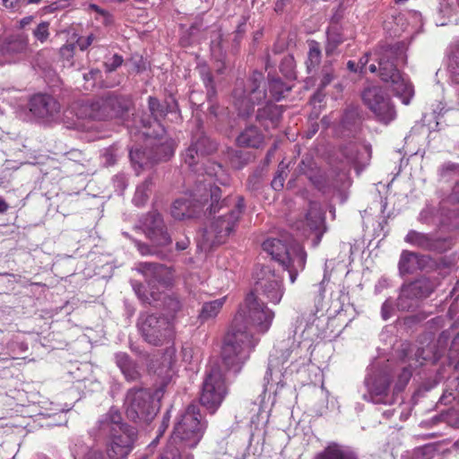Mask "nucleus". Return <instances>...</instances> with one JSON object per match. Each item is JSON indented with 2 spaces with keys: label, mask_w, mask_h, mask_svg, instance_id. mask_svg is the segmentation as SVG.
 Segmentation results:
<instances>
[{
  "label": "nucleus",
  "mask_w": 459,
  "mask_h": 459,
  "mask_svg": "<svg viewBox=\"0 0 459 459\" xmlns=\"http://www.w3.org/2000/svg\"><path fill=\"white\" fill-rule=\"evenodd\" d=\"M275 312L253 292L247 294L227 333L221 351L223 363L233 371H240L254 346L248 328L265 333L272 326Z\"/></svg>",
  "instance_id": "1"
},
{
  "label": "nucleus",
  "mask_w": 459,
  "mask_h": 459,
  "mask_svg": "<svg viewBox=\"0 0 459 459\" xmlns=\"http://www.w3.org/2000/svg\"><path fill=\"white\" fill-rule=\"evenodd\" d=\"M369 60L368 70L375 74L379 71L382 81L389 83L394 95L404 105L410 104L414 96V87L407 75L401 74L396 69L394 60L404 62L405 57L403 49L395 47H381L372 52L366 53L359 61V72H363Z\"/></svg>",
  "instance_id": "2"
},
{
  "label": "nucleus",
  "mask_w": 459,
  "mask_h": 459,
  "mask_svg": "<svg viewBox=\"0 0 459 459\" xmlns=\"http://www.w3.org/2000/svg\"><path fill=\"white\" fill-rule=\"evenodd\" d=\"M204 172L208 178L199 181L191 194V199L180 198L172 204L171 215L175 219L183 220L195 216L197 209L203 208L209 201L211 202L210 212H216L215 204H218L220 200L221 189L217 186H213L212 181H219L224 185L225 181L222 178L224 171L220 164L209 162Z\"/></svg>",
  "instance_id": "3"
},
{
  "label": "nucleus",
  "mask_w": 459,
  "mask_h": 459,
  "mask_svg": "<svg viewBox=\"0 0 459 459\" xmlns=\"http://www.w3.org/2000/svg\"><path fill=\"white\" fill-rule=\"evenodd\" d=\"M310 363L308 347L300 342L281 343L270 356L264 376V390L277 393L282 387L283 374L298 373Z\"/></svg>",
  "instance_id": "4"
},
{
  "label": "nucleus",
  "mask_w": 459,
  "mask_h": 459,
  "mask_svg": "<svg viewBox=\"0 0 459 459\" xmlns=\"http://www.w3.org/2000/svg\"><path fill=\"white\" fill-rule=\"evenodd\" d=\"M100 435L108 437L106 452L109 459H126L134 448L136 430L123 422L118 410L111 408L97 421Z\"/></svg>",
  "instance_id": "5"
},
{
  "label": "nucleus",
  "mask_w": 459,
  "mask_h": 459,
  "mask_svg": "<svg viewBox=\"0 0 459 459\" xmlns=\"http://www.w3.org/2000/svg\"><path fill=\"white\" fill-rule=\"evenodd\" d=\"M243 207V199L239 198L233 210L228 214H223L216 218L211 225L202 232L198 240V247L206 252L212 247L223 243L237 225Z\"/></svg>",
  "instance_id": "6"
},
{
  "label": "nucleus",
  "mask_w": 459,
  "mask_h": 459,
  "mask_svg": "<svg viewBox=\"0 0 459 459\" xmlns=\"http://www.w3.org/2000/svg\"><path fill=\"white\" fill-rule=\"evenodd\" d=\"M205 427L197 406L191 404L176 422L172 439H178L189 448L195 447L203 437Z\"/></svg>",
  "instance_id": "7"
},
{
  "label": "nucleus",
  "mask_w": 459,
  "mask_h": 459,
  "mask_svg": "<svg viewBox=\"0 0 459 459\" xmlns=\"http://www.w3.org/2000/svg\"><path fill=\"white\" fill-rule=\"evenodd\" d=\"M252 292L261 300L278 305L285 293L283 278L268 265L257 267Z\"/></svg>",
  "instance_id": "8"
},
{
  "label": "nucleus",
  "mask_w": 459,
  "mask_h": 459,
  "mask_svg": "<svg viewBox=\"0 0 459 459\" xmlns=\"http://www.w3.org/2000/svg\"><path fill=\"white\" fill-rule=\"evenodd\" d=\"M124 406L127 417L139 423L151 422L159 411L158 403L154 402L151 392L143 388L128 390Z\"/></svg>",
  "instance_id": "9"
},
{
  "label": "nucleus",
  "mask_w": 459,
  "mask_h": 459,
  "mask_svg": "<svg viewBox=\"0 0 459 459\" xmlns=\"http://www.w3.org/2000/svg\"><path fill=\"white\" fill-rule=\"evenodd\" d=\"M222 368L229 372L236 374L235 371L223 363L222 359L221 365L211 368L210 372L207 374L203 384L200 401L201 403L212 413H213L221 404L227 394L225 376L222 373ZM238 372V371H237V373Z\"/></svg>",
  "instance_id": "10"
},
{
  "label": "nucleus",
  "mask_w": 459,
  "mask_h": 459,
  "mask_svg": "<svg viewBox=\"0 0 459 459\" xmlns=\"http://www.w3.org/2000/svg\"><path fill=\"white\" fill-rule=\"evenodd\" d=\"M138 326L144 340L152 345H161L173 336V324L167 317L142 315Z\"/></svg>",
  "instance_id": "11"
},
{
  "label": "nucleus",
  "mask_w": 459,
  "mask_h": 459,
  "mask_svg": "<svg viewBox=\"0 0 459 459\" xmlns=\"http://www.w3.org/2000/svg\"><path fill=\"white\" fill-rule=\"evenodd\" d=\"M127 108L126 101L116 96H108L91 104L82 105L77 115L81 118L101 120L121 116Z\"/></svg>",
  "instance_id": "12"
},
{
  "label": "nucleus",
  "mask_w": 459,
  "mask_h": 459,
  "mask_svg": "<svg viewBox=\"0 0 459 459\" xmlns=\"http://www.w3.org/2000/svg\"><path fill=\"white\" fill-rule=\"evenodd\" d=\"M362 100L381 123L388 124L395 118L394 107L381 88L376 86L367 88L363 91Z\"/></svg>",
  "instance_id": "13"
},
{
  "label": "nucleus",
  "mask_w": 459,
  "mask_h": 459,
  "mask_svg": "<svg viewBox=\"0 0 459 459\" xmlns=\"http://www.w3.org/2000/svg\"><path fill=\"white\" fill-rule=\"evenodd\" d=\"M262 81V74L256 73L254 74L252 84L247 94L242 96L238 90L234 91L235 106L240 116L248 117L254 110L255 105L260 104L266 98L264 89L261 88Z\"/></svg>",
  "instance_id": "14"
},
{
  "label": "nucleus",
  "mask_w": 459,
  "mask_h": 459,
  "mask_svg": "<svg viewBox=\"0 0 459 459\" xmlns=\"http://www.w3.org/2000/svg\"><path fill=\"white\" fill-rule=\"evenodd\" d=\"M390 375L386 372L366 378L368 396L370 402L378 404H392L394 394L389 393Z\"/></svg>",
  "instance_id": "15"
},
{
  "label": "nucleus",
  "mask_w": 459,
  "mask_h": 459,
  "mask_svg": "<svg viewBox=\"0 0 459 459\" xmlns=\"http://www.w3.org/2000/svg\"><path fill=\"white\" fill-rule=\"evenodd\" d=\"M432 290V285L425 279L404 285L397 300V307L401 310H408L415 305L419 299L429 296Z\"/></svg>",
  "instance_id": "16"
},
{
  "label": "nucleus",
  "mask_w": 459,
  "mask_h": 459,
  "mask_svg": "<svg viewBox=\"0 0 459 459\" xmlns=\"http://www.w3.org/2000/svg\"><path fill=\"white\" fill-rule=\"evenodd\" d=\"M301 230L307 237H309L310 234L315 235V239L313 240L315 247L320 243L321 238L325 231V227L324 212L318 203H310L305 221L302 222Z\"/></svg>",
  "instance_id": "17"
},
{
  "label": "nucleus",
  "mask_w": 459,
  "mask_h": 459,
  "mask_svg": "<svg viewBox=\"0 0 459 459\" xmlns=\"http://www.w3.org/2000/svg\"><path fill=\"white\" fill-rule=\"evenodd\" d=\"M216 148V143L206 135L203 134H196L193 137L191 145L184 153V160L189 167H193L205 155L212 153Z\"/></svg>",
  "instance_id": "18"
},
{
  "label": "nucleus",
  "mask_w": 459,
  "mask_h": 459,
  "mask_svg": "<svg viewBox=\"0 0 459 459\" xmlns=\"http://www.w3.org/2000/svg\"><path fill=\"white\" fill-rule=\"evenodd\" d=\"M174 153V143L169 139H160V143L156 146L153 153H146L141 150L135 149L130 151V158L132 162L138 164L140 168L147 165L146 160L152 161L165 160L171 157Z\"/></svg>",
  "instance_id": "19"
},
{
  "label": "nucleus",
  "mask_w": 459,
  "mask_h": 459,
  "mask_svg": "<svg viewBox=\"0 0 459 459\" xmlns=\"http://www.w3.org/2000/svg\"><path fill=\"white\" fill-rule=\"evenodd\" d=\"M296 247L301 246L292 238H285L284 242L278 238H269L263 243V249L281 264L293 258Z\"/></svg>",
  "instance_id": "20"
},
{
  "label": "nucleus",
  "mask_w": 459,
  "mask_h": 459,
  "mask_svg": "<svg viewBox=\"0 0 459 459\" xmlns=\"http://www.w3.org/2000/svg\"><path fill=\"white\" fill-rule=\"evenodd\" d=\"M144 227L148 238L159 247H165L171 243V238L165 230L164 223L159 213H152L147 216Z\"/></svg>",
  "instance_id": "21"
},
{
  "label": "nucleus",
  "mask_w": 459,
  "mask_h": 459,
  "mask_svg": "<svg viewBox=\"0 0 459 459\" xmlns=\"http://www.w3.org/2000/svg\"><path fill=\"white\" fill-rule=\"evenodd\" d=\"M30 110L40 118H50L60 110V105L49 95H35L30 100Z\"/></svg>",
  "instance_id": "22"
},
{
  "label": "nucleus",
  "mask_w": 459,
  "mask_h": 459,
  "mask_svg": "<svg viewBox=\"0 0 459 459\" xmlns=\"http://www.w3.org/2000/svg\"><path fill=\"white\" fill-rule=\"evenodd\" d=\"M138 271L143 274L151 288L156 283L165 286L170 280L169 269L161 264L143 263L139 264Z\"/></svg>",
  "instance_id": "23"
},
{
  "label": "nucleus",
  "mask_w": 459,
  "mask_h": 459,
  "mask_svg": "<svg viewBox=\"0 0 459 459\" xmlns=\"http://www.w3.org/2000/svg\"><path fill=\"white\" fill-rule=\"evenodd\" d=\"M428 262V256L419 255L410 251H403L399 261V270L402 274L413 273L418 270L424 269Z\"/></svg>",
  "instance_id": "24"
},
{
  "label": "nucleus",
  "mask_w": 459,
  "mask_h": 459,
  "mask_svg": "<svg viewBox=\"0 0 459 459\" xmlns=\"http://www.w3.org/2000/svg\"><path fill=\"white\" fill-rule=\"evenodd\" d=\"M313 459H358L357 454L351 448L338 443H331Z\"/></svg>",
  "instance_id": "25"
},
{
  "label": "nucleus",
  "mask_w": 459,
  "mask_h": 459,
  "mask_svg": "<svg viewBox=\"0 0 459 459\" xmlns=\"http://www.w3.org/2000/svg\"><path fill=\"white\" fill-rule=\"evenodd\" d=\"M148 103L149 109L158 126H160L159 121L165 117L169 113L173 115L176 119L179 117L177 110V103L174 100L161 104L156 98L149 97Z\"/></svg>",
  "instance_id": "26"
},
{
  "label": "nucleus",
  "mask_w": 459,
  "mask_h": 459,
  "mask_svg": "<svg viewBox=\"0 0 459 459\" xmlns=\"http://www.w3.org/2000/svg\"><path fill=\"white\" fill-rule=\"evenodd\" d=\"M293 255L292 259L281 264L283 268L289 272L291 283L295 282L299 273L304 270L307 261V253L303 247H296L293 249Z\"/></svg>",
  "instance_id": "27"
},
{
  "label": "nucleus",
  "mask_w": 459,
  "mask_h": 459,
  "mask_svg": "<svg viewBox=\"0 0 459 459\" xmlns=\"http://www.w3.org/2000/svg\"><path fill=\"white\" fill-rule=\"evenodd\" d=\"M370 147L368 145L350 144L343 150L348 163L364 165L370 158Z\"/></svg>",
  "instance_id": "28"
},
{
  "label": "nucleus",
  "mask_w": 459,
  "mask_h": 459,
  "mask_svg": "<svg viewBox=\"0 0 459 459\" xmlns=\"http://www.w3.org/2000/svg\"><path fill=\"white\" fill-rule=\"evenodd\" d=\"M117 366L128 381H135L140 378V371L137 365L125 352H118L115 355Z\"/></svg>",
  "instance_id": "29"
},
{
  "label": "nucleus",
  "mask_w": 459,
  "mask_h": 459,
  "mask_svg": "<svg viewBox=\"0 0 459 459\" xmlns=\"http://www.w3.org/2000/svg\"><path fill=\"white\" fill-rule=\"evenodd\" d=\"M405 241L417 247L426 250H437V242L429 235L411 230L405 237Z\"/></svg>",
  "instance_id": "30"
},
{
  "label": "nucleus",
  "mask_w": 459,
  "mask_h": 459,
  "mask_svg": "<svg viewBox=\"0 0 459 459\" xmlns=\"http://www.w3.org/2000/svg\"><path fill=\"white\" fill-rule=\"evenodd\" d=\"M262 143L263 135L255 126L247 127L237 138V143L241 147L258 148Z\"/></svg>",
  "instance_id": "31"
},
{
  "label": "nucleus",
  "mask_w": 459,
  "mask_h": 459,
  "mask_svg": "<svg viewBox=\"0 0 459 459\" xmlns=\"http://www.w3.org/2000/svg\"><path fill=\"white\" fill-rule=\"evenodd\" d=\"M227 297H222L209 302L204 303L202 309L199 313V319L201 321H207L218 316L225 304Z\"/></svg>",
  "instance_id": "32"
},
{
  "label": "nucleus",
  "mask_w": 459,
  "mask_h": 459,
  "mask_svg": "<svg viewBox=\"0 0 459 459\" xmlns=\"http://www.w3.org/2000/svg\"><path fill=\"white\" fill-rule=\"evenodd\" d=\"M343 41L342 36L336 27H332L327 30V43L325 53L327 56L334 54L337 47Z\"/></svg>",
  "instance_id": "33"
},
{
  "label": "nucleus",
  "mask_w": 459,
  "mask_h": 459,
  "mask_svg": "<svg viewBox=\"0 0 459 459\" xmlns=\"http://www.w3.org/2000/svg\"><path fill=\"white\" fill-rule=\"evenodd\" d=\"M152 184V180L147 179L136 187L134 196L133 198V203L136 206H142L147 202L151 193Z\"/></svg>",
  "instance_id": "34"
},
{
  "label": "nucleus",
  "mask_w": 459,
  "mask_h": 459,
  "mask_svg": "<svg viewBox=\"0 0 459 459\" xmlns=\"http://www.w3.org/2000/svg\"><path fill=\"white\" fill-rule=\"evenodd\" d=\"M348 169L343 168L338 173L333 171L331 173V178H328L326 185L333 188H340L348 183Z\"/></svg>",
  "instance_id": "35"
},
{
  "label": "nucleus",
  "mask_w": 459,
  "mask_h": 459,
  "mask_svg": "<svg viewBox=\"0 0 459 459\" xmlns=\"http://www.w3.org/2000/svg\"><path fill=\"white\" fill-rule=\"evenodd\" d=\"M321 60V50L319 44L316 41L309 43V51L307 55V69L316 66Z\"/></svg>",
  "instance_id": "36"
},
{
  "label": "nucleus",
  "mask_w": 459,
  "mask_h": 459,
  "mask_svg": "<svg viewBox=\"0 0 459 459\" xmlns=\"http://www.w3.org/2000/svg\"><path fill=\"white\" fill-rule=\"evenodd\" d=\"M175 358V350L170 348L169 349L163 356V361L160 367L155 368V372L158 375L167 374L169 370H170L174 364Z\"/></svg>",
  "instance_id": "37"
},
{
  "label": "nucleus",
  "mask_w": 459,
  "mask_h": 459,
  "mask_svg": "<svg viewBox=\"0 0 459 459\" xmlns=\"http://www.w3.org/2000/svg\"><path fill=\"white\" fill-rule=\"evenodd\" d=\"M270 91L273 97L280 100L283 97L285 92L290 90V87L286 86L280 79H273L269 82Z\"/></svg>",
  "instance_id": "38"
},
{
  "label": "nucleus",
  "mask_w": 459,
  "mask_h": 459,
  "mask_svg": "<svg viewBox=\"0 0 459 459\" xmlns=\"http://www.w3.org/2000/svg\"><path fill=\"white\" fill-rule=\"evenodd\" d=\"M32 34L34 38L40 43H45L50 35L49 22H41L40 23H39L37 27L33 30Z\"/></svg>",
  "instance_id": "39"
},
{
  "label": "nucleus",
  "mask_w": 459,
  "mask_h": 459,
  "mask_svg": "<svg viewBox=\"0 0 459 459\" xmlns=\"http://www.w3.org/2000/svg\"><path fill=\"white\" fill-rule=\"evenodd\" d=\"M449 67L453 80L459 83V48L452 53Z\"/></svg>",
  "instance_id": "40"
},
{
  "label": "nucleus",
  "mask_w": 459,
  "mask_h": 459,
  "mask_svg": "<svg viewBox=\"0 0 459 459\" xmlns=\"http://www.w3.org/2000/svg\"><path fill=\"white\" fill-rule=\"evenodd\" d=\"M411 377V369L404 368L398 377V380L394 386V391L395 392L402 391L404 388V386L407 385V383L409 382Z\"/></svg>",
  "instance_id": "41"
},
{
  "label": "nucleus",
  "mask_w": 459,
  "mask_h": 459,
  "mask_svg": "<svg viewBox=\"0 0 459 459\" xmlns=\"http://www.w3.org/2000/svg\"><path fill=\"white\" fill-rule=\"evenodd\" d=\"M281 72L288 78L293 77L294 61L291 56H286L281 64Z\"/></svg>",
  "instance_id": "42"
},
{
  "label": "nucleus",
  "mask_w": 459,
  "mask_h": 459,
  "mask_svg": "<svg viewBox=\"0 0 459 459\" xmlns=\"http://www.w3.org/2000/svg\"><path fill=\"white\" fill-rule=\"evenodd\" d=\"M123 63V58L119 55H114L110 60L105 62L106 70L112 72L120 66Z\"/></svg>",
  "instance_id": "43"
},
{
  "label": "nucleus",
  "mask_w": 459,
  "mask_h": 459,
  "mask_svg": "<svg viewBox=\"0 0 459 459\" xmlns=\"http://www.w3.org/2000/svg\"><path fill=\"white\" fill-rule=\"evenodd\" d=\"M159 459H179L178 449L169 445Z\"/></svg>",
  "instance_id": "44"
},
{
  "label": "nucleus",
  "mask_w": 459,
  "mask_h": 459,
  "mask_svg": "<svg viewBox=\"0 0 459 459\" xmlns=\"http://www.w3.org/2000/svg\"><path fill=\"white\" fill-rule=\"evenodd\" d=\"M27 48V44L24 40H15L8 45V50L9 51H14L22 53L25 51Z\"/></svg>",
  "instance_id": "45"
},
{
  "label": "nucleus",
  "mask_w": 459,
  "mask_h": 459,
  "mask_svg": "<svg viewBox=\"0 0 459 459\" xmlns=\"http://www.w3.org/2000/svg\"><path fill=\"white\" fill-rule=\"evenodd\" d=\"M74 44H67L63 46L60 48V55L61 56L69 61L74 56Z\"/></svg>",
  "instance_id": "46"
},
{
  "label": "nucleus",
  "mask_w": 459,
  "mask_h": 459,
  "mask_svg": "<svg viewBox=\"0 0 459 459\" xmlns=\"http://www.w3.org/2000/svg\"><path fill=\"white\" fill-rule=\"evenodd\" d=\"M94 40V36L90 34L87 37H80L77 39V45L79 46L81 50L86 49Z\"/></svg>",
  "instance_id": "47"
},
{
  "label": "nucleus",
  "mask_w": 459,
  "mask_h": 459,
  "mask_svg": "<svg viewBox=\"0 0 459 459\" xmlns=\"http://www.w3.org/2000/svg\"><path fill=\"white\" fill-rule=\"evenodd\" d=\"M333 79V74L332 72V70L330 69H325L324 72H323V75H322V78H321V82H320V88H325L326 87Z\"/></svg>",
  "instance_id": "48"
},
{
  "label": "nucleus",
  "mask_w": 459,
  "mask_h": 459,
  "mask_svg": "<svg viewBox=\"0 0 459 459\" xmlns=\"http://www.w3.org/2000/svg\"><path fill=\"white\" fill-rule=\"evenodd\" d=\"M82 459H105V457L100 450L90 448Z\"/></svg>",
  "instance_id": "49"
},
{
  "label": "nucleus",
  "mask_w": 459,
  "mask_h": 459,
  "mask_svg": "<svg viewBox=\"0 0 459 459\" xmlns=\"http://www.w3.org/2000/svg\"><path fill=\"white\" fill-rule=\"evenodd\" d=\"M284 171H281L277 176L274 177V178L272 181V186L275 190H281L283 187L284 183V177L282 174Z\"/></svg>",
  "instance_id": "50"
},
{
  "label": "nucleus",
  "mask_w": 459,
  "mask_h": 459,
  "mask_svg": "<svg viewBox=\"0 0 459 459\" xmlns=\"http://www.w3.org/2000/svg\"><path fill=\"white\" fill-rule=\"evenodd\" d=\"M3 5L11 11H17L22 6V0H2Z\"/></svg>",
  "instance_id": "51"
},
{
  "label": "nucleus",
  "mask_w": 459,
  "mask_h": 459,
  "mask_svg": "<svg viewBox=\"0 0 459 459\" xmlns=\"http://www.w3.org/2000/svg\"><path fill=\"white\" fill-rule=\"evenodd\" d=\"M392 304L389 299L385 300L382 306V316L385 320L388 319L391 315Z\"/></svg>",
  "instance_id": "52"
},
{
  "label": "nucleus",
  "mask_w": 459,
  "mask_h": 459,
  "mask_svg": "<svg viewBox=\"0 0 459 459\" xmlns=\"http://www.w3.org/2000/svg\"><path fill=\"white\" fill-rule=\"evenodd\" d=\"M205 70H206L205 66L200 67V74H201V75L203 77V81H204V84L206 86H208L209 84L212 83V76L210 75V74L206 73Z\"/></svg>",
  "instance_id": "53"
},
{
  "label": "nucleus",
  "mask_w": 459,
  "mask_h": 459,
  "mask_svg": "<svg viewBox=\"0 0 459 459\" xmlns=\"http://www.w3.org/2000/svg\"><path fill=\"white\" fill-rule=\"evenodd\" d=\"M137 248L142 255H148L153 253L152 251H151L150 247L144 244L137 243Z\"/></svg>",
  "instance_id": "54"
},
{
  "label": "nucleus",
  "mask_w": 459,
  "mask_h": 459,
  "mask_svg": "<svg viewBox=\"0 0 459 459\" xmlns=\"http://www.w3.org/2000/svg\"><path fill=\"white\" fill-rule=\"evenodd\" d=\"M169 306L173 312H176L180 308V304L178 300L175 299H169Z\"/></svg>",
  "instance_id": "55"
},
{
  "label": "nucleus",
  "mask_w": 459,
  "mask_h": 459,
  "mask_svg": "<svg viewBox=\"0 0 459 459\" xmlns=\"http://www.w3.org/2000/svg\"><path fill=\"white\" fill-rule=\"evenodd\" d=\"M403 459H424V455L420 449L415 450L411 456L404 457Z\"/></svg>",
  "instance_id": "56"
},
{
  "label": "nucleus",
  "mask_w": 459,
  "mask_h": 459,
  "mask_svg": "<svg viewBox=\"0 0 459 459\" xmlns=\"http://www.w3.org/2000/svg\"><path fill=\"white\" fill-rule=\"evenodd\" d=\"M347 67L351 72H358L359 71V66L358 64H356L354 61L350 60L347 63Z\"/></svg>",
  "instance_id": "57"
},
{
  "label": "nucleus",
  "mask_w": 459,
  "mask_h": 459,
  "mask_svg": "<svg viewBox=\"0 0 459 459\" xmlns=\"http://www.w3.org/2000/svg\"><path fill=\"white\" fill-rule=\"evenodd\" d=\"M189 241L188 239L181 240L177 242V248L178 250H185L188 247Z\"/></svg>",
  "instance_id": "58"
},
{
  "label": "nucleus",
  "mask_w": 459,
  "mask_h": 459,
  "mask_svg": "<svg viewBox=\"0 0 459 459\" xmlns=\"http://www.w3.org/2000/svg\"><path fill=\"white\" fill-rule=\"evenodd\" d=\"M33 20V16H27L21 20L20 23L22 27L29 25Z\"/></svg>",
  "instance_id": "59"
},
{
  "label": "nucleus",
  "mask_w": 459,
  "mask_h": 459,
  "mask_svg": "<svg viewBox=\"0 0 459 459\" xmlns=\"http://www.w3.org/2000/svg\"><path fill=\"white\" fill-rule=\"evenodd\" d=\"M8 209V204L4 201L0 199V213L4 212Z\"/></svg>",
  "instance_id": "60"
},
{
  "label": "nucleus",
  "mask_w": 459,
  "mask_h": 459,
  "mask_svg": "<svg viewBox=\"0 0 459 459\" xmlns=\"http://www.w3.org/2000/svg\"><path fill=\"white\" fill-rule=\"evenodd\" d=\"M100 72L98 70L96 71H91L89 74H85L83 75L84 79L88 81L90 78H93L95 74H98Z\"/></svg>",
  "instance_id": "61"
},
{
  "label": "nucleus",
  "mask_w": 459,
  "mask_h": 459,
  "mask_svg": "<svg viewBox=\"0 0 459 459\" xmlns=\"http://www.w3.org/2000/svg\"><path fill=\"white\" fill-rule=\"evenodd\" d=\"M90 7H91V9L94 10L95 12L104 14V12L96 4H91Z\"/></svg>",
  "instance_id": "62"
},
{
  "label": "nucleus",
  "mask_w": 459,
  "mask_h": 459,
  "mask_svg": "<svg viewBox=\"0 0 459 459\" xmlns=\"http://www.w3.org/2000/svg\"><path fill=\"white\" fill-rule=\"evenodd\" d=\"M168 425H169V418L164 417L162 426H161L163 428L162 431H164L166 429Z\"/></svg>",
  "instance_id": "63"
},
{
  "label": "nucleus",
  "mask_w": 459,
  "mask_h": 459,
  "mask_svg": "<svg viewBox=\"0 0 459 459\" xmlns=\"http://www.w3.org/2000/svg\"><path fill=\"white\" fill-rule=\"evenodd\" d=\"M42 0H28L27 1V4H39L40 3Z\"/></svg>",
  "instance_id": "64"
}]
</instances>
